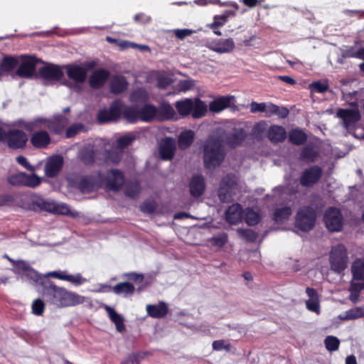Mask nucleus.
<instances>
[{
    "label": "nucleus",
    "instance_id": "nucleus-1",
    "mask_svg": "<svg viewBox=\"0 0 364 364\" xmlns=\"http://www.w3.org/2000/svg\"><path fill=\"white\" fill-rule=\"evenodd\" d=\"M45 294L50 302L58 307L72 306L82 304L85 298L75 292L69 291L50 283L45 289Z\"/></svg>",
    "mask_w": 364,
    "mask_h": 364
},
{
    "label": "nucleus",
    "instance_id": "nucleus-2",
    "mask_svg": "<svg viewBox=\"0 0 364 364\" xmlns=\"http://www.w3.org/2000/svg\"><path fill=\"white\" fill-rule=\"evenodd\" d=\"M225 157L222 140L211 136L203 146V162L206 168L212 170L219 166Z\"/></svg>",
    "mask_w": 364,
    "mask_h": 364
},
{
    "label": "nucleus",
    "instance_id": "nucleus-3",
    "mask_svg": "<svg viewBox=\"0 0 364 364\" xmlns=\"http://www.w3.org/2000/svg\"><path fill=\"white\" fill-rule=\"evenodd\" d=\"M69 119L68 117L58 115L53 119L44 117H36L31 121L25 122L19 120L17 124L21 126L28 132L35 130V129H48L56 134H61L65 127L68 125Z\"/></svg>",
    "mask_w": 364,
    "mask_h": 364
},
{
    "label": "nucleus",
    "instance_id": "nucleus-4",
    "mask_svg": "<svg viewBox=\"0 0 364 364\" xmlns=\"http://www.w3.org/2000/svg\"><path fill=\"white\" fill-rule=\"evenodd\" d=\"M329 261L334 272H341L347 267V250L343 245L338 244L332 247Z\"/></svg>",
    "mask_w": 364,
    "mask_h": 364
},
{
    "label": "nucleus",
    "instance_id": "nucleus-5",
    "mask_svg": "<svg viewBox=\"0 0 364 364\" xmlns=\"http://www.w3.org/2000/svg\"><path fill=\"white\" fill-rule=\"evenodd\" d=\"M349 104L353 106V108L339 109L336 113V116L342 119L343 126L346 129L354 127L355 124L360 119V114L357 107V102H349Z\"/></svg>",
    "mask_w": 364,
    "mask_h": 364
},
{
    "label": "nucleus",
    "instance_id": "nucleus-6",
    "mask_svg": "<svg viewBox=\"0 0 364 364\" xmlns=\"http://www.w3.org/2000/svg\"><path fill=\"white\" fill-rule=\"evenodd\" d=\"M315 220L314 210L310 207H304L296 215L295 225L301 230L308 232L314 228Z\"/></svg>",
    "mask_w": 364,
    "mask_h": 364
},
{
    "label": "nucleus",
    "instance_id": "nucleus-7",
    "mask_svg": "<svg viewBox=\"0 0 364 364\" xmlns=\"http://www.w3.org/2000/svg\"><path fill=\"white\" fill-rule=\"evenodd\" d=\"M237 192V183L233 176H227L220 183L218 190V197L223 203H228L233 200Z\"/></svg>",
    "mask_w": 364,
    "mask_h": 364
},
{
    "label": "nucleus",
    "instance_id": "nucleus-8",
    "mask_svg": "<svg viewBox=\"0 0 364 364\" xmlns=\"http://www.w3.org/2000/svg\"><path fill=\"white\" fill-rule=\"evenodd\" d=\"M103 183L100 173L96 172L92 175L84 176L78 183V188L83 193H89L99 189Z\"/></svg>",
    "mask_w": 364,
    "mask_h": 364
},
{
    "label": "nucleus",
    "instance_id": "nucleus-9",
    "mask_svg": "<svg viewBox=\"0 0 364 364\" xmlns=\"http://www.w3.org/2000/svg\"><path fill=\"white\" fill-rule=\"evenodd\" d=\"M135 139V136L132 134H127L119 137L116 144L113 146L112 150L109 151L107 155V161L114 164L118 163L122 156L123 149L130 145Z\"/></svg>",
    "mask_w": 364,
    "mask_h": 364
},
{
    "label": "nucleus",
    "instance_id": "nucleus-10",
    "mask_svg": "<svg viewBox=\"0 0 364 364\" xmlns=\"http://www.w3.org/2000/svg\"><path fill=\"white\" fill-rule=\"evenodd\" d=\"M92 63L81 65L70 64L65 66L66 73L69 78L77 83L84 82L87 78V72L93 68Z\"/></svg>",
    "mask_w": 364,
    "mask_h": 364
},
{
    "label": "nucleus",
    "instance_id": "nucleus-11",
    "mask_svg": "<svg viewBox=\"0 0 364 364\" xmlns=\"http://www.w3.org/2000/svg\"><path fill=\"white\" fill-rule=\"evenodd\" d=\"M324 221L327 228L332 232H338L343 227V216L337 208H329L324 215Z\"/></svg>",
    "mask_w": 364,
    "mask_h": 364
},
{
    "label": "nucleus",
    "instance_id": "nucleus-12",
    "mask_svg": "<svg viewBox=\"0 0 364 364\" xmlns=\"http://www.w3.org/2000/svg\"><path fill=\"white\" fill-rule=\"evenodd\" d=\"M122 103L120 101L114 102L109 109L100 110L97 114V119L100 123L115 121L120 117Z\"/></svg>",
    "mask_w": 364,
    "mask_h": 364
},
{
    "label": "nucleus",
    "instance_id": "nucleus-13",
    "mask_svg": "<svg viewBox=\"0 0 364 364\" xmlns=\"http://www.w3.org/2000/svg\"><path fill=\"white\" fill-rule=\"evenodd\" d=\"M5 140L10 148L21 149L25 146L28 138L23 131L13 129L6 133Z\"/></svg>",
    "mask_w": 364,
    "mask_h": 364
},
{
    "label": "nucleus",
    "instance_id": "nucleus-14",
    "mask_svg": "<svg viewBox=\"0 0 364 364\" xmlns=\"http://www.w3.org/2000/svg\"><path fill=\"white\" fill-rule=\"evenodd\" d=\"M49 277L67 281L76 286L81 285L87 282V279L82 277L80 273L68 274L66 271H53L49 272L44 275V277Z\"/></svg>",
    "mask_w": 364,
    "mask_h": 364
},
{
    "label": "nucleus",
    "instance_id": "nucleus-15",
    "mask_svg": "<svg viewBox=\"0 0 364 364\" xmlns=\"http://www.w3.org/2000/svg\"><path fill=\"white\" fill-rule=\"evenodd\" d=\"M208 48L219 54L230 53L234 51L235 44L232 38L219 39L208 45Z\"/></svg>",
    "mask_w": 364,
    "mask_h": 364
},
{
    "label": "nucleus",
    "instance_id": "nucleus-16",
    "mask_svg": "<svg viewBox=\"0 0 364 364\" xmlns=\"http://www.w3.org/2000/svg\"><path fill=\"white\" fill-rule=\"evenodd\" d=\"M322 173V169L317 166L307 168L302 173L300 183L303 186H311L318 182Z\"/></svg>",
    "mask_w": 364,
    "mask_h": 364
},
{
    "label": "nucleus",
    "instance_id": "nucleus-17",
    "mask_svg": "<svg viewBox=\"0 0 364 364\" xmlns=\"http://www.w3.org/2000/svg\"><path fill=\"white\" fill-rule=\"evenodd\" d=\"M63 164V158L60 155H55L48 159L44 171L48 177L55 176L61 170Z\"/></svg>",
    "mask_w": 364,
    "mask_h": 364
},
{
    "label": "nucleus",
    "instance_id": "nucleus-18",
    "mask_svg": "<svg viewBox=\"0 0 364 364\" xmlns=\"http://www.w3.org/2000/svg\"><path fill=\"white\" fill-rule=\"evenodd\" d=\"M124 178L121 171L117 169L110 170L107 175L106 187L109 190L118 191L124 184Z\"/></svg>",
    "mask_w": 364,
    "mask_h": 364
},
{
    "label": "nucleus",
    "instance_id": "nucleus-19",
    "mask_svg": "<svg viewBox=\"0 0 364 364\" xmlns=\"http://www.w3.org/2000/svg\"><path fill=\"white\" fill-rule=\"evenodd\" d=\"M38 73L41 77L50 82L58 81L61 80L63 76V73L61 69L54 65L41 68Z\"/></svg>",
    "mask_w": 364,
    "mask_h": 364
},
{
    "label": "nucleus",
    "instance_id": "nucleus-20",
    "mask_svg": "<svg viewBox=\"0 0 364 364\" xmlns=\"http://www.w3.org/2000/svg\"><path fill=\"white\" fill-rule=\"evenodd\" d=\"M36 61L31 57H23L22 62L16 70V75L21 77L30 78L35 71Z\"/></svg>",
    "mask_w": 364,
    "mask_h": 364
},
{
    "label": "nucleus",
    "instance_id": "nucleus-21",
    "mask_svg": "<svg viewBox=\"0 0 364 364\" xmlns=\"http://www.w3.org/2000/svg\"><path fill=\"white\" fill-rule=\"evenodd\" d=\"M31 136V144L36 149H45L51 141L50 136L48 132L38 129Z\"/></svg>",
    "mask_w": 364,
    "mask_h": 364
},
{
    "label": "nucleus",
    "instance_id": "nucleus-22",
    "mask_svg": "<svg viewBox=\"0 0 364 364\" xmlns=\"http://www.w3.org/2000/svg\"><path fill=\"white\" fill-rule=\"evenodd\" d=\"M176 142L175 140L167 137L162 139L159 144V154L163 160L171 159L175 154Z\"/></svg>",
    "mask_w": 364,
    "mask_h": 364
},
{
    "label": "nucleus",
    "instance_id": "nucleus-23",
    "mask_svg": "<svg viewBox=\"0 0 364 364\" xmlns=\"http://www.w3.org/2000/svg\"><path fill=\"white\" fill-rule=\"evenodd\" d=\"M109 73L105 69H99L92 73L89 79L90 85L92 88H99L107 80Z\"/></svg>",
    "mask_w": 364,
    "mask_h": 364
},
{
    "label": "nucleus",
    "instance_id": "nucleus-24",
    "mask_svg": "<svg viewBox=\"0 0 364 364\" xmlns=\"http://www.w3.org/2000/svg\"><path fill=\"white\" fill-rule=\"evenodd\" d=\"M306 293L309 296V299L306 301V306L308 310L315 312L317 314H320V305L318 295L316 291L310 287L306 289Z\"/></svg>",
    "mask_w": 364,
    "mask_h": 364
},
{
    "label": "nucleus",
    "instance_id": "nucleus-25",
    "mask_svg": "<svg viewBox=\"0 0 364 364\" xmlns=\"http://www.w3.org/2000/svg\"><path fill=\"white\" fill-rule=\"evenodd\" d=\"M104 308L107 313L109 319L114 323L117 331L120 333L124 331L125 325L124 323V317L109 306L105 305Z\"/></svg>",
    "mask_w": 364,
    "mask_h": 364
},
{
    "label": "nucleus",
    "instance_id": "nucleus-26",
    "mask_svg": "<svg viewBox=\"0 0 364 364\" xmlns=\"http://www.w3.org/2000/svg\"><path fill=\"white\" fill-rule=\"evenodd\" d=\"M191 194L194 197L201 196L205 191V181L203 176H194L189 184Z\"/></svg>",
    "mask_w": 364,
    "mask_h": 364
},
{
    "label": "nucleus",
    "instance_id": "nucleus-27",
    "mask_svg": "<svg viewBox=\"0 0 364 364\" xmlns=\"http://www.w3.org/2000/svg\"><path fill=\"white\" fill-rule=\"evenodd\" d=\"M146 309L148 315L153 318H163L168 311V308L164 301H160L157 305L148 304Z\"/></svg>",
    "mask_w": 364,
    "mask_h": 364
},
{
    "label": "nucleus",
    "instance_id": "nucleus-28",
    "mask_svg": "<svg viewBox=\"0 0 364 364\" xmlns=\"http://www.w3.org/2000/svg\"><path fill=\"white\" fill-rule=\"evenodd\" d=\"M232 96H223L215 99L209 105L210 110L213 112H220L230 106L233 100Z\"/></svg>",
    "mask_w": 364,
    "mask_h": 364
},
{
    "label": "nucleus",
    "instance_id": "nucleus-29",
    "mask_svg": "<svg viewBox=\"0 0 364 364\" xmlns=\"http://www.w3.org/2000/svg\"><path fill=\"white\" fill-rule=\"evenodd\" d=\"M226 220L231 224H237L242 220V208L236 203L228 208L226 211Z\"/></svg>",
    "mask_w": 364,
    "mask_h": 364
},
{
    "label": "nucleus",
    "instance_id": "nucleus-30",
    "mask_svg": "<svg viewBox=\"0 0 364 364\" xmlns=\"http://www.w3.org/2000/svg\"><path fill=\"white\" fill-rule=\"evenodd\" d=\"M287 136L284 128L282 126L274 125L269 127L268 130V139L272 142L283 141Z\"/></svg>",
    "mask_w": 364,
    "mask_h": 364
},
{
    "label": "nucleus",
    "instance_id": "nucleus-31",
    "mask_svg": "<svg viewBox=\"0 0 364 364\" xmlns=\"http://www.w3.org/2000/svg\"><path fill=\"white\" fill-rule=\"evenodd\" d=\"M112 291L124 297L132 296L135 290L134 286L129 282H120L112 287Z\"/></svg>",
    "mask_w": 364,
    "mask_h": 364
},
{
    "label": "nucleus",
    "instance_id": "nucleus-32",
    "mask_svg": "<svg viewBox=\"0 0 364 364\" xmlns=\"http://www.w3.org/2000/svg\"><path fill=\"white\" fill-rule=\"evenodd\" d=\"M291 213L292 210L289 206L278 207L274 209L273 219L277 223H282L288 220Z\"/></svg>",
    "mask_w": 364,
    "mask_h": 364
},
{
    "label": "nucleus",
    "instance_id": "nucleus-33",
    "mask_svg": "<svg viewBox=\"0 0 364 364\" xmlns=\"http://www.w3.org/2000/svg\"><path fill=\"white\" fill-rule=\"evenodd\" d=\"M353 279L352 281L364 282V259H357L352 266Z\"/></svg>",
    "mask_w": 364,
    "mask_h": 364
},
{
    "label": "nucleus",
    "instance_id": "nucleus-34",
    "mask_svg": "<svg viewBox=\"0 0 364 364\" xmlns=\"http://www.w3.org/2000/svg\"><path fill=\"white\" fill-rule=\"evenodd\" d=\"M175 107L179 114L187 116L192 112L194 105L193 104L192 99L186 98L181 101H177L175 104Z\"/></svg>",
    "mask_w": 364,
    "mask_h": 364
},
{
    "label": "nucleus",
    "instance_id": "nucleus-35",
    "mask_svg": "<svg viewBox=\"0 0 364 364\" xmlns=\"http://www.w3.org/2000/svg\"><path fill=\"white\" fill-rule=\"evenodd\" d=\"M127 82L124 77L114 76L110 82L111 92L115 94L122 92L127 89Z\"/></svg>",
    "mask_w": 364,
    "mask_h": 364
},
{
    "label": "nucleus",
    "instance_id": "nucleus-36",
    "mask_svg": "<svg viewBox=\"0 0 364 364\" xmlns=\"http://www.w3.org/2000/svg\"><path fill=\"white\" fill-rule=\"evenodd\" d=\"M157 114V109L156 107L146 105L139 111L140 120L143 122H151L156 117Z\"/></svg>",
    "mask_w": 364,
    "mask_h": 364
},
{
    "label": "nucleus",
    "instance_id": "nucleus-37",
    "mask_svg": "<svg viewBox=\"0 0 364 364\" xmlns=\"http://www.w3.org/2000/svg\"><path fill=\"white\" fill-rule=\"evenodd\" d=\"M194 132L191 130L182 132L178 136V146L181 149L188 148L193 141Z\"/></svg>",
    "mask_w": 364,
    "mask_h": 364
},
{
    "label": "nucleus",
    "instance_id": "nucleus-38",
    "mask_svg": "<svg viewBox=\"0 0 364 364\" xmlns=\"http://www.w3.org/2000/svg\"><path fill=\"white\" fill-rule=\"evenodd\" d=\"M121 114H122L124 118L131 123H134L138 120H140L139 111L135 107H122Z\"/></svg>",
    "mask_w": 364,
    "mask_h": 364
},
{
    "label": "nucleus",
    "instance_id": "nucleus-39",
    "mask_svg": "<svg viewBox=\"0 0 364 364\" xmlns=\"http://www.w3.org/2000/svg\"><path fill=\"white\" fill-rule=\"evenodd\" d=\"M193 104L192 117L196 119L203 117L207 112V105L198 99L193 100Z\"/></svg>",
    "mask_w": 364,
    "mask_h": 364
},
{
    "label": "nucleus",
    "instance_id": "nucleus-40",
    "mask_svg": "<svg viewBox=\"0 0 364 364\" xmlns=\"http://www.w3.org/2000/svg\"><path fill=\"white\" fill-rule=\"evenodd\" d=\"M289 140L294 144H303L307 139L306 134L299 129H293L289 132Z\"/></svg>",
    "mask_w": 364,
    "mask_h": 364
},
{
    "label": "nucleus",
    "instance_id": "nucleus-41",
    "mask_svg": "<svg viewBox=\"0 0 364 364\" xmlns=\"http://www.w3.org/2000/svg\"><path fill=\"white\" fill-rule=\"evenodd\" d=\"M364 317V307H355L347 311L343 316H340L342 320L356 319Z\"/></svg>",
    "mask_w": 364,
    "mask_h": 364
},
{
    "label": "nucleus",
    "instance_id": "nucleus-42",
    "mask_svg": "<svg viewBox=\"0 0 364 364\" xmlns=\"http://www.w3.org/2000/svg\"><path fill=\"white\" fill-rule=\"evenodd\" d=\"M245 219L249 225H255L260 220L259 214L252 209L247 208L245 210Z\"/></svg>",
    "mask_w": 364,
    "mask_h": 364
},
{
    "label": "nucleus",
    "instance_id": "nucleus-43",
    "mask_svg": "<svg viewBox=\"0 0 364 364\" xmlns=\"http://www.w3.org/2000/svg\"><path fill=\"white\" fill-rule=\"evenodd\" d=\"M42 181L41 178L38 176L35 173L32 174H27L25 173V178H24V182L23 186H27L29 188H36L38 186Z\"/></svg>",
    "mask_w": 364,
    "mask_h": 364
},
{
    "label": "nucleus",
    "instance_id": "nucleus-44",
    "mask_svg": "<svg viewBox=\"0 0 364 364\" xmlns=\"http://www.w3.org/2000/svg\"><path fill=\"white\" fill-rule=\"evenodd\" d=\"M149 95L144 89H137L131 95V100L135 103L144 102L148 99Z\"/></svg>",
    "mask_w": 364,
    "mask_h": 364
},
{
    "label": "nucleus",
    "instance_id": "nucleus-45",
    "mask_svg": "<svg viewBox=\"0 0 364 364\" xmlns=\"http://www.w3.org/2000/svg\"><path fill=\"white\" fill-rule=\"evenodd\" d=\"M364 289V282H357L355 281H352L350 284V299L353 302H356L358 297V291L361 289Z\"/></svg>",
    "mask_w": 364,
    "mask_h": 364
},
{
    "label": "nucleus",
    "instance_id": "nucleus-46",
    "mask_svg": "<svg viewBox=\"0 0 364 364\" xmlns=\"http://www.w3.org/2000/svg\"><path fill=\"white\" fill-rule=\"evenodd\" d=\"M237 231L239 236L247 241L253 242L257 238V234L250 229L238 228Z\"/></svg>",
    "mask_w": 364,
    "mask_h": 364
},
{
    "label": "nucleus",
    "instance_id": "nucleus-47",
    "mask_svg": "<svg viewBox=\"0 0 364 364\" xmlns=\"http://www.w3.org/2000/svg\"><path fill=\"white\" fill-rule=\"evenodd\" d=\"M18 63V60L11 56L4 57L1 63V68L4 71H10L13 70Z\"/></svg>",
    "mask_w": 364,
    "mask_h": 364
},
{
    "label": "nucleus",
    "instance_id": "nucleus-48",
    "mask_svg": "<svg viewBox=\"0 0 364 364\" xmlns=\"http://www.w3.org/2000/svg\"><path fill=\"white\" fill-rule=\"evenodd\" d=\"M324 344L328 350L335 351L338 349L340 341L335 336H328L325 338Z\"/></svg>",
    "mask_w": 364,
    "mask_h": 364
},
{
    "label": "nucleus",
    "instance_id": "nucleus-49",
    "mask_svg": "<svg viewBox=\"0 0 364 364\" xmlns=\"http://www.w3.org/2000/svg\"><path fill=\"white\" fill-rule=\"evenodd\" d=\"M228 241V235L225 233H221L213 237L210 240L212 246L220 248L225 245Z\"/></svg>",
    "mask_w": 364,
    "mask_h": 364
},
{
    "label": "nucleus",
    "instance_id": "nucleus-50",
    "mask_svg": "<svg viewBox=\"0 0 364 364\" xmlns=\"http://www.w3.org/2000/svg\"><path fill=\"white\" fill-rule=\"evenodd\" d=\"M85 131V127L81 123H76L73 124L72 126L69 127L66 129L65 135L67 138H71L75 136L76 134L84 132Z\"/></svg>",
    "mask_w": 364,
    "mask_h": 364
},
{
    "label": "nucleus",
    "instance_id": "nucleus-51",
    "mask_svg": "<svg viewBox=\"0 0 364 364\" xmlns=\"http://www.w3.org/2000/svg\"><path fill=\"white\" fill-rule=\"evenodd\" d=\"M245 134L242 130L235 131L232 134V137L229 139L228 144L230 146L239 145L244 139Z\"/></svg>",
    "mask_w": 364,
    "mask_h": 364
},
{
    "label": "nucleus",
    "instance_id": "nucleus-52",
    "mask_svg": "<svg viewBox=\"0 0 364 364\" xmlns=\"http://www.w3.org/2000/svg\"><path fill=\"white\" fill-rule=\"evenodd\" d=\"M140 192L139 183L134 182L128 184L125 189V194L130 198H136Z\"/></svg>",
    "mask_w": 364,
    "mask_h": 364
},
{
    "label": "nucleus",
    "instance_id": "nucleus-53",
    "mask_svg": "<svg viewBox=\"0 0 364 364\" xmlns=\"http://www.w3.org/2000/svg\"><path fill=\"white\" fill-rule=\"evenodd\" d=\"M21 277H25L26 279L34 284L40 283L42 279L41 276L33 268L28 269V271Z\"/></svg>",
    "mask_w": 364,
    "mask_h": 364
},
{
    "label": "nucleus",
    "instance_id": "nucleus-54",
    "mask_svg": "<svg viewBox=\"0 0 364 364\" xmlns=\"http://www.w3.org/2000/svg\"><path fill=\"white\" fill-rule=\"evenodd\" d=\"M24 178L25 173L19 172L10 176L8 178V181L14 186H23Z\"/></svg>",
    "mask_w": 364,
    "mask_h": 364
},
{
    "label": "nucleus",
    "instance_id": "nucleus-55",
    "mask_svg": "<svg viewBox=\"0 0 364 364\" xmlns=\"http://www.w3.org/2000/svg\"><path fill=\"white\" fill-rule=\"evenodd\" d=\"M309 87L312 92L323 93L328 90V85L326 82L316 81L310 84Z\"/></svg>",
    "mask_w": 364,
    "mask_h": 364
},
{
    "label": "nucleus",
    "instance_id": "nucleus-56",
    "mask_svg": "<svg viewBox=\"0 0 364 364\" xmlns=\"http://www.w3.org/2000/svg\"><path fill=\"white\" fill-rule=\"evenodd\" d=\"M15 269L14 272L18 274H21L23 276L26 272L28 271L31 268H32L30 264L26 261H17L15 265Z\"/></svg>",
    "mask_w": 364,
    "mask_h": 364
},
{
    "label": "nucleus",
    "instance_id": "nucleus-57",
    "mask_svg": "<svg viewBox=\"0 0 364 364\" xmlns=\"http://www.w3.org/2000/svg\"><path fill=\"white\" fill-rule=\"evenodd\" d=\"M228 16L223 14L220 16H215L213 17V23L208 25V26L212 29H215L218 27L222 26L227 21Z\"/></svg>",
    "mask_w": 364,
    "mask_h": 364
},
{
    "label": "nucleus",
    "instance_id": "nucleus-58",
    "mask_svg": "<svg viewBox=\"0 0 364 364\" xmlns=\"http://www.w3.org/2000/svg\"><path fill=\"white\" fill-rule=\"evenodd\" d=\"M195 85V82L192 80H183L179 81L177 85V89L180 92H186L192 89Z\"/></svg>",
    "mask_w": 364,
    "mask_h": 364
},
{
    "label": "nucleus",
    "instance_id": "nucleus-59",
    "mask_svg": "<svg viewBox=\"0 0 364 364\" xmlns=\"http://www.w3.org/2000/svg\"><path fill=\"white\" fill-rule=\"evenodd\" d=\"M301 157L308 161H314L316 157V153L312 147L306 146L303 149Z\"/></svg>",
    "mask_w": 364,
    "mask_h": 364
},
{
    "label": "nucleus",
    "instance_id": "nucleus-60",
    "mask_svg": "<svg viewBox=\"0 0 364 364\" xmlns=\"http://www.w3.org/2000/svg\"><path fill=\"white\" fill-rule=\"evenodd\" d=\"M44 310V304L41 299H36L32 304V311L35 315L40 316Z\"/></svg>",
    "mask_w": 364,
    "mask_h": 364
},
{
    "label": "nucleus",
    "instance_id": "nucleus-61",
    "mask_svg": "<svg viewBox=\"0 0 364 364\" xmlns=\"http://www.w3.org/2000/svg\"><path fill=\"white\" fill-rule=\"evenodd\" d=\"M362 53V48L358 50H355L353 48H349L342 52V58H358L360 59V54Z\"/></svg>",
    "mask_w": 364,
    "mask_h": 364
},
{
    "label": "nucleus",
    "instance_id": "nucleus-62",
    "mask_svg": "<svg viewBox=\"0 0 364 364\" xmlns=\"http://www.w3.org/2000/svg\"><path fill=\"white\" fill-rule=\"evenodd\" d=\"M212 346L215 350H222L225 349L229 351L230 350V345L226 343L224 340H218L213 341Z\"/></svg>",
    "mask_w": 364,
    "mask_h": 364
},
{
    "label": "nucleus",
    "instance_id": "nucleus-63",
    "mask_svg": "<svg viewBox=\"0 0 364 364\" xmlns=\"http://www.w3.org/2000/svg\"><path fill=\"white\" fill-rule=\"evenodd\" d=\"M38 205L43 210L54 213L55 209L56 203L54 201H49V200H41Z\"/></svg>",
    "mask_w": 364,
    "mask_h": 364
},
{
    "label": "nucleus",
    "instance_id": "nucleus-64",
    "mask_svg": "<svg viewBox=\"0 0 364 364\" xmlns=\"http://www.w3.org/2000/svg\"><path fill=\"white\" fill-rule=\"evenodd\" d=\"M16 161L20 164L22 166H23L25 168H26L27 170L30 171H36V167L33 166H31L27 159L26 157H24L23 156H18L17 158H16Z\"/></svg>",
    "mask_w": 364,
    "mask_h": 364
}]
</instances>
